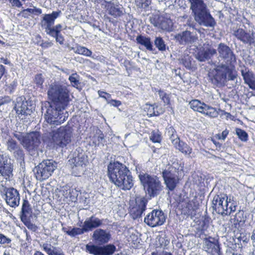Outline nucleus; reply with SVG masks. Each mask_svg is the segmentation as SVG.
I'll return each mask as SVG.
<instances>
[{
    "mask_svg": "<svg viewBox=\"0 0 255 255\" xmlns=\"http://www.w3.org/2000/svg\"><path fill=\"white\" fill-rule=\"evenodd\" d=\"M47 95L55 104V107L48 106L42 107V112L45 110L44 117L46 121L50 124L60 125L66 121L68 113L65 109L71 99L67 86L60 82H54L49 86Z\"/></svg>",
    "mask_w": 255,
    "mask_h": 255,
    "instance_id": "f257e3e1",
    "label": "nucleus"
},
{
    "mask_svg": "<svg viewBox=\"0 0 255 255\" xmlns=\"http://www.w3.org/2000/svg\"><path fill=\"white\" fill-rule=\"evenodd\" d=\"M108 172L110 180L120 189L128 190L133 186L131 172L125 165L119 162H110Z\"/></svg>",
    "mask_w": 255,
    "mask_h": 255,
    "instance_id": "f03ea898",
    "label": "nucleus"
},
{
    "mask_svg": "<svg viewBox=\"0 0 255 255\" xmlns=\"http://www.w3.org/2000/svg\"><path fill=\"white\" fill-rule=\"evenodd\" d=\"M70 131L65 127H61L56 130L45 133L43 141L50 149L62 150L71 140Z\"/></svg>",
    "mask_w": 255,
    "mask_h": 255,
    "instance_id": "7ed1b4c3",
    "label": "nucleus"
},
{
    "mask_svg": "<svg viewBox=\"0 0 255 255\" xmlns=\"http://www.w3.org/2000/svg\"><path fill=\"white\" fill-rule=\"evenodd\" d=\"M195 20L200 25L213 27L216 24L214 18L204 0H188Z\"/></svg>",
    "mask_w": 255,
    "mask_h": 255,
    "instance_id": "20e7f679",
    "label": "nucleus"
},
{
    "mask_svg": "<svg viewBox=\"0 0 255 255\" xmlns=\"http://www.w3.org/2000/svg\"><path fill=\"white\" fill-rule=\"evenodd\" d=\"M139 178L144 189L150 197H154L159 194L162 186L158 177L147 174H140Z\"/></svg>",
    "mask_w": 255,
    "mask_h": 255,
    "instance_id": "39448f33",
    "label": "nucleus"
},
{
    "mask_svg": "<svg viewBox=\"0 0 255 255\" xmlns=\"http://www.w3.org/2000/svg\"><path fill=\"white\" fill-rule=\"evenodd\" d=\"M56 168V162L52 160H46L36 166L34 172L36 179L42 181L49 178Z\"/></svg>",
    "mask_w": 255,
    "mask_h": 255,
    "instance_id": "423d86ee",
    "label": "nucleus"
},
{
    "mask_svg": "<svg viewBox=\"0 0 255 255\" xmlns=\"http://www.w3.org/2000/svg\"><path fill=\"white\" fill-rule=\"evenodd\" d=\"M190 108L194 111L198 112L210 118H215L218 115L217 110L198 100H193L190 102Z\"/></svg>",
    "mask_w": 255,
    "mask_h": 255,
    "instance_id": "0eeeda50",
    "label": "nucleus"
},
{
    "mask_svg": "<svg viewBox=\"0 0 255 255\" xmlns=\"http://www.w3.org/2000/svg\"><path fill=\"white\" fill-rule=\"evenodd\" d=\"M80 149L77 150L78 153H74V156L69 161L72 165L73 172H75V176H79V174L84 171L85 167L88 163L87 157L82 152H80Z\"/></svg>",
    "mask_w": 255,
    "mask_h": 255,
    "instance_id": "6e6552de",
    "label": "nucleus"
},
{
    "mask_svg": "<svg viewBox=\"0 0 255 255\" xmlns=\"http://www.w3.org/2000/svg\"><path fill=\"white\" fill-rule=\"evenodd\" d=\"M236 78V75L233 68L225 65L218 67L214 75V78L217 83L224 82L226 80H234Z\"/></svg>",
    "mask_w": 255,
    "mask_h": 255,
    "instance_id": "1a4fd4ad",
    "label": "nucleus"
},
{
    "mask_svg": "<svg viewBox=\"0 0 255 255\" xmlns=\"http://www.w3.org/2000/svg\"><path fill=\"white\" fill-rule=\"evenodd\" d=\"M166 220V216L162 211L153 210L145 218L144 221L149 226L155 227L163 225Z\"/></svg>",
    "mask_w": 255,
    "mask_h": 255,
    "instance_id": "9d476101",
    "label": "nucleus"
},
{
    "mask_svg": "<svg viewBox=\"0 0 255 255\" xmlns=\"http://www.w3.org/2000/svg\"><path fill=\"white\" fill-rule=\"evenodd\" d=\"M40 134L38 132L26 134L23 140V146L30 154H32L40 144Z\"/></svg>",
    "mask_w": 255,
    "mask_h": 255,
    "instance_id": "9b49d317",
    "label": "nucleus"
},
{
    "mask_svg": "<svg viewBox=\"0 0 255 255\" xmlns=\"http://www.w3.org/2000/svg\"><path fill=\"white\" fill-rule=\"evenodd\" d=\"M116 251V247L111 244L105 246L87 244L86 251L94 255H112Z\"/></svg>",
    "mask_w": 255,
    "mask_h": 255,
    "instance_id": "f8f14e48",
    "label": "nucleus"
},
{
    "mask_svg": "<svg viewBox=\"0 0 255 255\" xmlns=\"http://www.w3.org/2000/svg\"><path fill=\"white\" fill-rule=\"evenodd\" d=\"M61 11L60 10L53 11L51 14H45L43 15L41 20V26L45 29L46 33L48 34L55 29L54 24L55 19L58 17Z\"/></svg>",
    "mask_w": 255,
    "mask_h": 255,
    "instance_id": "ddd939ff",
    "label": "nucleus"
},
{
    "mask_svg": "<svg viewBox=\"0 0 255 255\" xmlns=\"http://www.w3.org/2000/svg\"><path fill=\"white\" fill-rule=\"evenodd\" d=\"M231 202V196L226 195L215 196L213 200V207L219 214H224L225 210H227L229 203Z\"/></svg>",
    "mask_w": 255,
    "mask_h": 255,
    "instance_id": "4468645a",
    "label": "nucleus"
},
{
    "mask_svg": "<svg viewBox=\"0 0 255 255\" xmlns=\"http://www.w3.org/2000/svg\"><path fill=\"white\" fill-rule=\"evenodd\" d=\"M183 170V165L178 160L168 164L166 169L162 172L163 178L178 177Z\"/></svg>",
    "mask_w": 255,
    "mask_h": 255,
    "instance_id": "2eb2a0df",
    "label": "nucleus"
},
{
    "mask_svg": "<svg viewBox=\"0 0 255 255\" xmlns=\"http://www.w3.org/2000/svg\"><path fill=\"white\" fill-rule=\"evenodd\" d=\"M147 200L144 197H137L135 204L133 206H130V214L134 219L141 217L143 212L145 210Z\"/></svg>",
    "mask_w": 255,
    "mask_h": 255,
    "instance_id": "dca6fc26",
    "label": "nucleus"
},
{
    "mask_svg": "<svg viewBox=\"0 0 255 255\" xmlns=\"http://www.w3.org/2000/svg\"><path fill=\"white\" fill-rule=\"evenodd\" d=\"M108 14L114 18H118L124 14L123 7L118 2L113 1H105L103 3Z\"/></svg>",
    "mask_w": 255,
    "mask_h": 255,
    "instance_id": "f3484780",
    "label": "nucleus"
},
{
    "mask_svg": "<svg viewBox=\"0 0 255 255\" xmlns=\"http://www.w3.org/2000/svg\"><path fill=\"white\" fill-rule=\"evenodd\" d=\"M13 165L10 159L0 154V174L6 179L12 176Z\"/></svg>",
    "mask_w": 255,
    "mask_h": 255,
    "instance_id": "a211bd4d",
    "label": "nucleus"
},
{
    "mask_svg": "<svg viewBox=\"0 0 255 255\" xmlns=\"http://www.w3.org/2000/svg\"><path fill=\"white\" fill-rule=\"evenodd\" d=\"M175 39L182 45L191 44L196 42L198 36L195 32L185 30L174 36Z\"/></svg>",
    "mask_w": 255,
    "mask_h": 255,
    "instance_id": "6ab92c4d",
    "label": "nucleus"
},
{
    "mask_svg": "<svg viewBox=\"0 0 255 255\" xmlns=\"http://www.w3.org/2000/svg\"><path fill=\"white\" fill-rule=\"evenodd\" d=\"M92 238L97 245H102L109 242L111 235L109 231L98 228L94 231Z\"/></svg>",
    "mask_w": 255,
    "mask_h": 255,
    "instance_id": "aec40b11",
    "label": "nucleus"
},
{
    "mask_svg": "<svg viewBox=\"0 0 255 255\" xmlns=\"http://www.w3.org/2000/svg\"><path fill=\"white\" fill-rule=\"evenodd\" d=\"M218 51L220 56L227 63L232 65L236 62L235 55L227 45L222 43H220L218 47Z\"/></svg>",
    "mask_w": 255,
    "mask_h": 255,
    "instance_id": "412c9836",
    "label": "nucleus"
},
{
    "mask_svg": "<svg viewBox=\"0 0 255 255\" xmlns=\"http://www.w3.org/2000/svg\"><path fill=\"white\" fill-rule=\"evenodd\" d=\"M5 201L11 207H15L19 205L20 196L17 190L13 188H8L5 192Z\"/></svg>",
    "mask_w": 255,
    "mask_h": 255,
    "instance_id": "4be33fe9",
    "label": "nucleus"
},
{
    "mask_svg": "<svg viewBox=\"0 0 255 255\" xmlns=\"http://www.w3.org/2000/svg\"><path fill=\"white\" fill-rule=\"evenodd\" d=\"M203 247L205 251L212 255L219 254L220 252L218 241L211 237L204 240Z\"/></svg>",
    "mask_w": 255,
    "mask_h": 255,
    "instance_id": "5701e85b",
    "label": "nucleus"
},
{
    "mask_svg": "<svg viewBox=\"0 0 255 255\" xmlns=\"http://www.w3.org/2000/svg\"><path fill=\"white\" fill-rule=\"evenodd\" d=\"M103 224V220L92 215L87 218L83 223L84 228L86 232L92 231L94 229H97L101 227Z\"/></svg>",
    "mask_w": 255,
    "mask_h": 255,
    "instance_id": "b1692460",
    "label": "nucleus"
},
{
    "mask_svg": "<svg viewBox=\"0 0 255 255\" xmlns=\"http://www.w3.org/2000/svg\"><path fill=\"white\" fill-rule=\"evenodd\" d=\"M241 74L245 83L249 86L250 88L255 90V75L248 68L244 67L241 69Z\"/></svg>",
    "mask_w": 255,
    "mask_h": 255,
    "instance_id": "393cba45",
    "label": "nucleus"
},
{
    "mask_svg": "<svg viewBox=\"0 0 255 255\" xmlns=\"http://www.w3.org/2000/svg\"><path fill=\"white\" fill-rule=\"evenodd\" d=\"M234 35L244 43L249 44L250 45L254 43V38L252 37V34H250L242 28H239L235 30Z\"/></svg>",
    "mask_w": 255,
    "mask_h": 255,
    "instance_id": "a878e982",
    "label": "nucleus"
},
{
    "mask_svg": "<svg viewBox=\"0 0 255 255\" xmlns=\"http://www.w3.org/2000/svg\"><path fill=\"white\" fill-rule=\"evenodd\" d=\"M14 109L18 114L24 115L28 109L27 102L21 97L17 98Z\"/></svg>",
    "mask_w": 255,
    "mask_h": 255,
    "instance_id": "bb28decb",
    "label": "nucleus"
},
{
    "mask_svg": "<svg viewBox=\"0 0 255 255\" xmlns=\"http://www.w3.org/2000/svg\"><path fill=\"white\" fill-rule=\"evenodd\" d=\"M32 213V210L29 202L26 200H24L21 208V221L25 222V220L29 219V217L31 216Z\"/></svg>",
    "mask_w": 255,
    "mask_h": 255,
    "instance_id": "cd10ccee",
    "label": "nucleus"
},
{
    "mask_svg": "<svg viewBox=\"0 0 255 255\" xmlns=\"http://www.w3.org/2000/svg\"><path fill=\"white\" fill-rule=\"evenodd\" d=\"M62 28V25L61 24H58L55 26V29L48 34V35L55 38L56 42L61 45L63 44L64 42V38L62 34H60Z\"/></svg>",
    "mask_w": 255,
    "mask_h": 255,
    "instance_id": "c85d7f7f",
    "label": "nucleus"
},
{
    "mask_svg": "<svg viewBox=\"0 0 255 255\" xmlns=\"http://www.w3.org/2000/svg\"><path fill=\"white\" fill-rule=\"evenodd\" d=\"M174 147L184 154L189 156H190L192 151V148L187 143L181 140L178 141V142L174 146Z\"/></svg>",
    "mask_w": 255,
    "mask_h": 255,
    "instance_id": "c756f323",
    "label": "nucleus"
},
{
    "mask_svg": "<svg viewBox=\"0 0 255 255\" xmlns=\"http://www.w3.org/2000/svg\"><path fill=\"white\" fill-rule=\"evenodd\" d=\"M199 206L197 198L194 197L193 199L189 200L186 204V208L188 211L187 213L188 215H192L194 212L197 210Z\"/></svg>",
    "mask_w": 255,
    "mask_h": 255,
    "instance_id": "7c9ffc66",
    "label": "nucleus"
},
{
    "mask_svg": "<svg viewBox=\"0 0 255 255\" xmlns=\"http://www.w3.org/2000/svg\"><path fill=\"white\" fill-rule=\"evenodd\" d=\"M136 39L138 43L145 46L147 50H152V45L149 37L139 35L136 37Z\"/></svg>",
    "mask_w": 255,
    "mask_h": 255,
    "instance_id": "2f4dec72",
    "label": "nucleus"
},
{
    "mask_svg": "<svg viewBox=\"0 0 255 255\" xmlns=\"http://www.w3.org/2000/svg\"><path fill=\"white\" fill-rule=\"evenodd\" d=\"M155 25L163 30L169 31L171 29L172 22L170 19L161 18Z\"/></svg>",
    "mask_w": 255,
    "mask_h": 255,
    "instance_id": "473e14b6",
    "label": "nucleus"
},
{
    "mask_svg": "<svg viewBox=\"0 0 255 255\" xmlns=\"http://www.w3.org/2000/svg\"><path fill=\"white\" fill-rule=\"evenodd\" d=\"M167 187L170 190H173L176 187L179 178L178 177L163 178Z\"/></svg>",
    "mask_w": 255,
    "mask_h": 255,
    "instance_id": "72a5a7b5",
    "label": "nucleus"
},
{
    "mask_svg": "<svg viewBox=\"0 0 255 255\" xmlns=\"http://www.w3.org/2000/svg\"><path fill=\"white\" fill-rule=\"evenodd\" d=\"M42 13V10L40 8H27L23 10L20 14L24 18H28L31 14H41Z\"/></svg>",
    "mask_w": 255,
    "mask_h": 255,
    "instance_id": "f704fd0d",
    "label": "nucleus"
},
{
    "mask_svg": "<svg viewBox=\"0 0 255 255\" xmlns=\"http://www.w3.org/2000/svg\"><path fill=\"white\" fill-rule=\"evenodd\" d=\"M74 52L87 57H91L92 52L85 47L78 45L74 48Z\"/></svg>",
    "mask_w": 255,
    "mask_h": 255,
    "instance_id": "c9c22d12",
    "label": "nucleus"
},
{
    "mask_svg": "<svg viewBox=\"0 0 255 255\" xmlns=\"http://www.w3.org/2000/svg\"><path fill=\"white\" fill-rule=\"evenodd\" d=\"M62 230L63 231L65 232L67 234L71 237H74L76 235H82L85 233H86L83 226L82 228H73L71 230L66 231L65 230V228H63Z\"/></svg>",
    "mask_w": 255,
    "mask_h": 255,
    "instance_id": "e433bc0d",
    "label": "nucleus"
},
{
    "mask_svg": "<svg viewBox=\"0 0 255 255\" xmlns=\"http://www.w3.org/2000/svg\"><path fill=\"white\" fill-rule=\"evenodd\" d=\"M43 250L48 255H54L58 250L55 247L52 246L50 244L44 243L41 245Z\"/></svg>",
    "mask_w": 255,
    "mask_h": 255,
    "instance_id": "4c0bfd02",
    "label": "nucleus"
},
{
    "mask_svg": "<svg viewBox=\"0 0 255 255\" xmlns=\"http://www.w3.org/2000/svg\"><path fill=\"white\" fill-rule=\"evenodd\" d=\"M196 58L200 61H205L210 58L209 52L207 50H200L196 54Z\"/></svg>",
    "mask_w": 255,
    "mask_h": 255,
    "instance_id": "58836bf2",
    "label": "nucleus"
},
{
    "mask_svg": "<svg viewBox=\"0 0 255 255\" xmlns=\"http://www.w3.org/2000/svg\"><path fill=\"white\" fill-rule=\"evenodd\" d=\"M71 85L74 87H77L80 84V76L76 73H73L68 78Z\"/></svg>",
    "mask_w": 255,
    "mask_h": 255,
    "instance_id": "ea45409f",
    "label": "nucleus"
},
{
    "mask_svg": "<svg viewBox=\"0 0 255 255\" xmlns=\"http://www.w3.org/2000/svg\"><path fill=\"white\" fill-rule=\"evenodd\" d=\"M154 44L159 51H165L166 45L161 37H156L154 40Z\"/></svg>",
    "mask_w": 255,
    "mask_h": 255,
    "instance_id": "a19ab883",
    "label": "nucleus"
},
{
    "mask_svg": "<svg viewBox=\"0 0 255 255\" xmlns=\"http://www.w3.org/2000/svg\"><path fill=\"white\" fill-rule=\"evenodd\" d=\"M157 92L160 99L164 102V104L169 105L170 104L169 95L161 90H158Z\"/></svg>",
    "mask_w": 255,
    "mask_h": 255,
    "instance_id": "79ce46f5",
    "label": "nucleus"
},
{
    "mask_svg": "<svg viewBox=\"0 0 255 255\" xmlns=\"http://www.w3.org/2000/svg\"><path fill=\"white\" fill-rule=\"evenodd\" d=\"M236 133L238 137L243 141H247L248 139V133L243 129L239 128L236 129Z\"/></svg>",
    "mask_w": 255,
    "mask_h": 255,
    "instance_id": "37998d69",
    "label": "nucleus"
},
{
    "mask_svg": "<svg viewBox=\"0 0 255 255\" xmlns=\"http://www.w3.org/2000/svg\"><path fill=\"white\" fill-rule=\"evenodd\" d=\"M44 81V78L41 74H38L35 76L34 79V83L38 88H43V84Z\"/></svg>",
    "mask_w": 255,
    "mask_h": 255,
    "instance_id": "c03bdc74",
    "label": "nucleus"
},
{
    "mask_svg": "<svg viewBox=\"0 0 255 255\" xmlns=\"http://www.w3.org/2000/svg\"><path fill=\"white\" fill-rule=\"evenodd\" d=\"M236 209V204L234 202L233 198L231 197V202L229 203V205L228 207L227 210H225V214L228 215L230 214L231 213L235 212Z\"/></svg>",
    "mask_w": 255,
    "mask_h": 255,
    "instance_id": "a18cd8bd",
    "label": "nucleus"
},
{
    "mask_svg": "<svg viewBox=\"0 0 255 255\" xmlns=\"http://www.w3.org/2000/svg\"><path fill=\"white\" fill-rule=\"evenodd\" d=\"M150 139L153 142H159L161 140V136L158 131H153L151 133Z\"/></svg>",
    "mask_w": 255,
    "mask_h": 255,
    "instance_id": "49530a36",
    "label": "nucleus"
},
{
    "mask_svg": "<svg viewBox=\"0 0 255 255\" xmlns=\"http://www.w3.org/2000/svg\"><path fill=\"white\" fill-rule=\"evenodd\" d=\"M7 149L10 151H14L17 148L15 141L12 139H10L7 141Z\"/></svg>",
    "mask_w": 255,
    "mask_h": 255,
    "instance_id": "de8ad7c7",
    "label": "nucleus"
},
{
    "mask_svg": "<svg viewBox=\"0 0 255 255\" xmlns=\"http://www.w3.org/2000/svg\"><path fill=\"white\" fill-rule=\"evenodd\" d=\"M11 242V239L5 236L0 232V244L8 245Z\"/></svg>",
    "mask_w": 255,
    "mask_h": 255,
    "instance_id": "09e8293b",
    "label": "nucleus"
},
{
    "mask_svg": "<svg viewBox=\"0 0 255 255\" xmlns=\"http://www.w3.org/2000/svg\"><path fill=\"white\" fill-rule=\"evenodd\" d=\"M103 140L104 135L101 133L98 136H95L94 137L93 143H94L95 145H99L100 144H103Z\"/></svg>",
    "mask_w": 255,
    "mask_h": 255,
    "instance_id": "8fccbe9b",
    "label": "nucleus"
},
{
    "mask_svg": "<svg viewBox=\"0 0 255 255\" xmlns=\"http://www.w3.org/2000/svg\"><path fill=\"white\" fill-rule=\"evenodd\" d=\"M98 93L99 97L103 98L105 99V100H106L107 102H108V101H109L110 100V99L111 98V95L107 92L102 91H98Z\"/></svg>",
    "mask_w": 255,
    "mask_h": 255,
    "instance_id": "3c124183",
    "label": "nucleus"
},
{
    "mask_svg": "<svg viewBox=\"0 0 255 255\" xmlns=\"http://www.w3.org/2000/svg\"><path fill=\"white\" fill-rule=\"evenodd\" d=\"M148 114L150 116H157L159 115L157 112H155V107L153 105H149L148 109Z\"/></svg>",
    "mask_w": 255,
    "mask_h": 255,
    "instance_id": "603ef678",
    "label": "nucleus"
},
{
    "mask_svg": "<svg viewBox=\"0 0 255 255\" xmlns=\"http://www.w3.org/2000/svg\"><path fill=\"white\" fill-rule=\"evenodd\" d=\"M108 104L110 105L111 106L118 107L121 105L122 103L119 100H110L109 101H108Z\"/></svg>",
    "mask_w": 255,
    "mask_h": 255,
    "instance_id": "864d4df0",
    "label": "nucleus"
},
{
    "mask_svg": "<svg viewBox=\"0 0 255 255\" xmlns=\"http://www.w3.org/2000/svg\"><path fill=\"white\" fill-rule=\"evenodd\" d=\"M169 138H170L174 146L176 144H177V143L178 142V141L180 140L176 133H174L173 135L171 136Z\"/></svg>",
    "mask_w": 255,
    "mask_h": 255,
    "instance_id": "5fc2aeb1",
    "label": "nucleus"
},
{
    "mask_svg": "<svg viewBox=\"0 0 255 255\" xmlns=\"http://www.w3.org/2000/svg\"><path fill=\"white\" fill-rule=\"evenodd\" d=\"M14 136L18 139L23 145V140L25 139V135L20 132H16L14 134Z\"/></svg>",
    "mask_w": 255,
    "mask_h": 255,
    "instance_id": "6e6d98bb",
    "label": "nucleus"
},
{
    "mask_svg": "<svg viewBox=\"0 0 255 255\" xmlns=\"http://www.w3.org/2000/svg\"><path fill=\"white\" fill-rule=\"evenodd\" d=\"M25 225L29 229L33 231H35L36 229V226L34 224L30 223L28 219L25 220V222H23Z\"/></svg>",
    "mask_w": 255,
    "mask_h": 255,
    "instance_id": "4d7b16f0",
    "label": "nucleus"
},
{
    "mask_svg": "<svg viewBox=\"0 0 255 255\" xmlns=\"http://www.w3.org/2000/svg\"><path fill=\"white\" fill-rule=\"evenodd\" d=\"M183 64L184 65L188 68H190L191 67V63L190 60V58L189 57H186L184 59L182 60Z\"/></svg>",
    "mask_w": 255,
    "mask_h": 255,
    "instance_id": "13d9d810",
    "label": "nucleus"
},
{
    "mask_svg": "<svg viewBox=\"0 0 255 255\" xmlns=\"http://www.w3.org/2000/svg\"><path fill=\"white\" fill-rule=\"evenodd\" d=\"M229 134V130L226 129L225 130H223L222 132L221 135H218V138L220 139H222L223 140H225V139L227 136L228 134Z\"/></svg>",
    "mask_w": 255,
    "mask_h": 255,
    "instance_id": "bf43d9fd",
    "label": "nucleus"
},
{
    "mask_svg": "<svg viewBox=\"0 0 255 255\" xmlns=\"http://www.w3.org/2000/svg\"><path fill=\"white\" fill-rule=\"evenodd\" d=\"M175 133H176V131L172 127H169L168 128H167V133L169 137Z\"/></svg>",
    "mask_w": 255,
    "mask_h": 255,
    "instance_id": "052dcab7",
    "label": "nucleus"
},
{
    "mask_svg": "<svg viewBox=\"0 0 255 255\" xmlns=\"http://www.w3.org/2000/svg\"><path fill=\"white\" fill-rule=\"evenodd\" d=\"M151 255H173L171 253L167 252H159L157 251H154L152 252Z\"/></svg>",
    "mask_w": 255,
    "mask_h": 255,
    "instance_id": "680f3d73",
    "label": "nucleus"
},
{
    "mask_svg": "<svg viewBox=\"0 0 255 255\" xmlns=\"http://www.w3.org/2000/svg\"><path fill=\"white\" fill-rule=\"evenodd\" d=\"M11 101V99L8 96L0 97V103L3 102V104L8 103Z\"/></svg>",
    "mask_w": 255,
    "mask_h": 255,
    "instance_id": "e2e57ef3",
    "label": "nucleus"
},
{
    "mask_svg": "<svg viewBox=\"0 0 255 255\" xmlns=\"http://www.w3.org/2000/svg\"><path fill=\"white\" fill-rule=\"evenodd\" d=\"M12 4L13 6H16L18 7H19L21 6V3L19 0H8Z\"/></svg>",
    "mask_w": 255,
    "mask_h": 255,
    "instance_id": "0e129e2a",
    "label": "nucleus"
},
{
    "mask_svg": "<svg viewBox=\"0 0 255 255\" xmlns=\"http://www.w3.org/2000/svg\"><path fill=\"white\" fill-rule=\"evenodd\" d=\"M151 3V0H146L144 2L142 3L141 6L145 8L149 6Z\"/></svg>",
    "mask_w": 255,
    "mask_h": 255,
    "instance_id": "69168bd1",
    "label": "nucleus"
},
{
    "mask_svg": "<svg viewBox=\"0 0 255 255\" xmlns=\"http://www.w3.org/2000/svg\"><path fill=\"white\" fill-rule=\"evenodd\" d=\"M207 52H209V56L213 55L216 54V50L213 48H209L207 50Z\"/></svg>",
    "mask_w": 255,
    "mask_h": 255,
    "instance_id": "338daca9",
    "label": "nucleus"
},
{
    "mask_svg": "<svg viewBox=\"0 0 255 255\" xmlns=\"http://www.w3.org/2000/svg\"><path fill=\"white\" fill-rule=\"evenodd\" d=\"M52 43L51 42H45L42 43L41 46L44 48H47L51 46Z\"/></svg>",
    "mask_w": 255,
    "mask_h": 255,
    "instance_id": "774afa93",
    "label": "nucleus"
}]
</instances>
